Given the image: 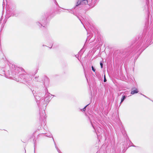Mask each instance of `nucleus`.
<instances>
[{
    "label": "nucleus",
    "mask_w": 153,
    "mask_h": 153,
    "mask_svg": "<svg viewBox=\"0 0 153 153\" xmlns=\"http://www.w3.org/2000/svg\"><path fill=\"white\" fill-rule=\"evenodd\" d=\"M100 66H101V68H103V64H102V62H100Z\"/></svg>",
    "instance_id": "nucleus-8"
},
{
    "label": "nucleus",
    "mask_w": 153,
    "mask_h": 153,
    "mask_svg": "<svg viewBox=\"0 0 153 153\" xmlns=\"http://www.w3.org/2000/svg\"><path fill=\"white\" fill-rule=\"evenodd\" d=\"M92 69V71L94 72H95V69L93 67V66L91 67Z\"/></svg>",
    "instance_id": "nucleus-7"
},
{
    "label": "nucleus",
    "mask_w": 153,
    "mask_h": 153,
    "mask_svg": "<svg viewBox=\"0 0 153 153\" xmlns=\"http://www.w3.org/2000/svg\"><path fill=\"white\" fill-rule=\"evenodd\" d=\"M88 105H86L85 106L84 108H83V109H82V110L83 111H85V110H86V107Z\"/></svg>",
    "instance_id": "nucleus-6"
},
{
    "label": "nucleus",
    "mask_w": 153,
    "mask_h": 153,
    "mask_svg": "<svg viewBox=\"0 0 153 153\" xmlns=\"http://www.w3.org/2000/svg\"><path fill=\"white\" fill-rule=\"evenodd\" d=\"M88 1L87 0H83V2L82 4H83V3L85 4H86L88 3Z\"/></svg>",
    "instance_id": "nucleus-4"
},
{
    "label": "nucleus",
    "mask_w": 153,
    "mask_h": 153,
    "mask_svg": "<svg viewBox=\"0 0 153 153\" xmlns=\"http://www.w3.org/2000/svg\"><path fill=\"white\" fill-rule=\"evenodd\" d=\"M138 92V90L137 88L132 89L131 94H137Z\"/></svg>",
    "instance_id": "nucleus-1"
},
{
    "label": "nucleus",
    "mask_w": 153,
    "mask_h": 153,
    "mask_svg": "<svg viewBox=\"0 0 153 153\" xmlns=\"http://www.w3.org/2000/svg\"><path fill=\"white\" fill-rule=\"evenodd\" d=\"M83 0H78L76 4V6H78L79 5L82 4Z\"/></svg>",
    "instance_id": "nucleus-2"
},
{
    "label": "nucleus",
    "mask_w": 153,
    "mask_h": 153,
    "mask_svg": "<svg viewBox=\"0 0 153 153\" xmlns=\"http://www.w3.org/2000/svg\"><path fill=\"white\" fill-rule=\"evenodd\" d=\"M126 98V96H123L121 100V101L120 103H122Z\"/></svg>",
    "instance_id": "nucleus-3"
},
{
    "label": "nucleus",
    "mask_w": 153,
    "mask_h": 153,
    "mask_svg": "<svg viewBox=\"0 0 153 153\" xmlns=\"http://www.w3.org/2000/svg\"><path fill=\"white\" fill-rule=\"evenodd\" d=\"M107 81L106 79L105 78V75H104V82H106Z\"/></svg>",
    "instance_id": "nucleus-5"
}]
</instances>
